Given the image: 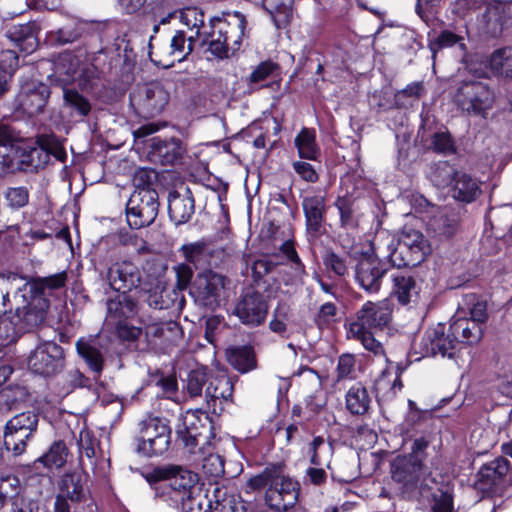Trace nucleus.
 <instances>
[{"label": "nucleus", "instance_id": "f257e3e1", "mask_svg": "<svg viewBox=\"0 0 512 512\" xmlns=\"http://www.w3.org/2000/svg\"><path fill=\"white\" fill-rule=\"evenodd\" d=\"M143 478L154 492V499L171 507H181L182 512H201V503L193 497L198 474L185 466L164 464L142 472Z\"/></svg>", "mask_w": 512, "mask_h": 512}, {"label": "nucleus", "instance_id": "f03ea898", "mask_svg": "<svg viewBox=\"0 0 512 512\" xmlns=\"http://www.w3.org/2000/svg\"><path fill=\"white\" fill-rule=\"evenodd\" d=\"M67 273L60 272L47 277L31 278L17 286L13 294L15 305V323L22 329H32L44 322L50 302L45 291L56 290L65 286Z\"/></svg>", "mask_w": 512, "mask_h": 512}, {"label": "nucleus", "instance_id": "7ed1b4c3", "mask_svg": "<svg viewBox=\"0 0 512 512\" xmlns=\"http://www.w3.org/2000/svg\"><path fill=\"white\" fill-rule=\"evenodd\" d=\"M171 433L166 419L146 417L139 423V434L135 438L136 453L148 458L164 455L171 445Z\"/></svg>", "mask_w": 512, "mask_h": 512}, {"label": "nucleus", "instance_id": "20e7f679", "mask_svg": "<svg viewBox=\"0 0 512 512\" xmlns=\"http://www.w3.org/2000/svg\"><path fill=\"white\" fill-rule=\"evenodd\" d=\"M228 279L212 270L197 274L190 288V295L195 304L210 311L219 308L225 298Z\"/></svg>", "mask_w": 512, "mask_h": 512}, {"label": "nucleus", "instance_id": "39448f33", "mask_svg": "<svg viewBox=\"0 0 512 512\" xmlns=\"http://www.w3.org/2000/svg\"><path fill=\"white\" fill-rule=\"evenodd\" d=\"M159 206V196L155 189L134 190L126 204V218L130 228L141 229L154 223Z\"/></svg>", "mask_w": 512, "mask_h": 512}, {"label": "nucleus", "instance_id": "423d86ee", "mask_svg": "<svg viewBox=\"0 0 512 512\" xmlns=\"http://www.w3.org/2000/svg\"><path fill=\"white\" fill-rule=\"evenodd\" d=\"M169 99V92L159 82L139 85L129 95L134 112L145 119L161 114L169 103Z\"/></svg>", "mask_w": 512, "mask_h": 512}, {"label": "nucleus", "instance_id": "0eeeda50", "mask_svg": "<svg viewBox=\"0 0 512 512\" xmlns=\"http://www.w3.org/2000/svg\"><path fill=\"white\" fill-rule=\"evenodd\" d=\"M39 414L35 411H25L13 416L7 421L4 429V445L15 456L26 451L27 442L37 431Z\"/></svg>", "mask_w": 512, "mask_h": 512}, {"label": "nucleus", "instance_id": "6e6552de", "mask_svg": "<svg viewBox=\"0 0 512 512\" xmlns=\"http://www.w3.org/2000/svg\"><path fill=\"white\" fill-rule=\"evenodd\" d=\"M495 94L488 84L481 81H465L454 96L456 105L468 114L482 115L494 104Z\"/></svg>", "mask_w": 512, "mask_h": 512}, {"label": "nucleus", "instance_id": "1a4fd4ad", "mask_svg": "<svg viewBox=\"0 0 512 512\" xmlns=\"http://www.w3.org/2000/svg\"><path fill=\"white\" fill-rule=\"evenodd\" d=\"M65 366V351L53 341L39 344L28 357L29 369L44 377H53Z\"/></svg>", "mask_w": 512, "mask_h": 512}, {"label": "nucleus", "instance_id": "9d476101", "mask_svg": "<svg viewBox=\"0 0 512 512\" xmlns=\"http://www.w3.org/2000/svg\"><path fill=\"white\" fill-rule=\"evenodd\" d=\"M285 468V464L280 462L277 477L265 493L266 503L278 511L292 508L299 495V483L285 473Z\"/></svg>", "mask_w": 512, "mask_h": 512}, {"label": "nucleus", "instance_id": "9b49d317", "mask_svg": "<svg viewBox=\"0 0 512 512\" xmlns=\"http://www.w3.org/2000/svg\"><path fill=\"white\" fill-rule=\"evenodd\" d=\"M477 486L480 490L502 494L512 485V468L510 462L498 457L484 464L477 474Z\"/></svg>", "mask_w": 512, "mask_h": 512}, {"label": "nucleus", "instance_id": "f8f14e48", "mask_svg": "<svg viewBox=\"0 0 512 512\" xmlns=\"http://www.w3.org/2000/svg\"><path fill=\"white\" fill-rule=\"evenodd\" d=\"M21 136L10 124L0 122V178L21 171Z\"/></svg>", "mask_w": 512, "mask_h": 512}, {"label": "nucleus", "instance_id": "ddd939ff", "mask_svg": "<svg viewBox=\"0 0 512 512\" xmlns=\"http://www.w3.org/2000/svg\"><path fill=\"white\" fill-rule=\"evenodd\" d=\"M391 319V309L384 302L367 301L356 312L350 323V334H361L362 330L383 329Z\"/></svg>", "mask_w": 512, "mask_h": 512}, {"label": "nucleus", "instance_id": "4468645a", "mask_svg": "<svg viewBox=\"0 0 512 512\" xmlns=\"http://www.w3.org/2000/svg\"><path fill=\"white\" fill-rule=\"evenodd\" d=\"M234 314L244 325L251 327L261 325L268 314L265 295L255 290L246 291L238 300Z\"/></svg>", "mask_w": 512, "mask_h": 512}, {"label": "nucleus", "instance_id": "2eb2a0df", "mask_svg": "<svg viewBox=\"0 0 512 512\" xmlns=\"http://www.w3.org/2000/svg\"><path fill=\"white\" fill-rule=\"evenodd\" d=\"M106 279L114 291L130 293L132 290L140 287L142 272L132 261H117L107 268Z\"/></svg>", "mask_w": 512, "mask_h": 512}, {"label": "nucleus", "instance_id": "dca6fc26", "mask_svg": "<svg viewBox=\"0 0 512 512\" xmlns=\"http://www.w3.org/2000/svg\"><path fill=\"white\" fill-rule=\"evenodd\" d=\"M387 272L385 263L373 255H364L355 265V281L367 293H377Z\"/></svg>", "mask_w": 512, "mask_h": 512}, {"label": "nucleus", "instance_id": "f3484780", "mask_svg": "<svg viewBox=\"0 0 512 512\" xmlns=\"http://www.w3.org/2000/svg\"><path fill=\"white\" fill-rule=\"evenodd\" d=\"M450 326L442 323L437 324L436 327L428 329L422 338L423 355L424 356H437L452 358L458 347L456 339H453Z\"/></svg>", "mask_w": 512, "mask_h": 512}, {"label": "nucleus", "instance_id": "a211bd4d", "mask_svg": "<svg viewBox=\"0 0 512 512\" xmlns=\"http://www.w3.org/2000/svg\"><path fill=\"white\" fill-rule=\"evenodd\" d=\"M233 391V379L228 374L220 372L210 375L204 394L207 410L221 414L224 403L232 399Z\"/></svg>", "mask_w": 512, "mask_h": 512}, {"label": "nucleus", "instance_id": "6ab92c4d", "mask_svg": "<svg viewBox=\"0 0 512 512\" xmlns=\"http://www.w3.org/2000/svg\"><path fill=\"white\" fill-rule=\"evenodd\" d=\"M212 27L219 29L220 26L224 28L227 33H222L223 41L227 42L230 50L235 54L242 44L245 28L247 25L246 17L242 13L223 12L221 16H214L210 18Z\"/></svg>", "mask_w": 512, "mask_h": 512}, {"label": "nucleus", "instance_id": "aec40b11", "mask_svg": "<svg viewBox=\"0 0 512 512\" xmlns=\"http://www.w3.org/2000/svg\"><path fill=\"white\" fill-rule=\"evenodd\" d=\"M195 214V197L188 186L168 195V215L176 227L188 223Z\"/></svg>", "mask_w": 512, "mask_h": 512}, {"label": "nucleus", "instance_id": "412c9836", "mask_svg": "<svg viewBox=\"0 0 512 512\" xmlns=\"http://www.w3.org/2000/svg\"><path fill=\"white\" fill-rule=\"evenodd\" d=\"M308 236L318 238L325 232L326 200L322 195L306 196L302 200Z\"/></svg>", "mask_w": 512, "mask_h": 512}, {"label": "nucleus", "instance_id": "4be33fe9", "mask_svg": "<svg viewBox=\"0 0 512 512\" xmlns=\"http://www.w3.org/2000/svg\"><path fill=\"white\" fill-rule=\"evenodd\" d=\"M425 474L422 459L415 455L397 457L392 463V477L407 488H415Z\"/></svg>", "mask_w": 512, "mask_h": 512}, {"label": "nucleus", "instance_id": "5701e85b", "mask_svg": "<svg viewBox=\"0 0 512 512\" xmlns=\"http://www.w3.org/2000/svg\"><path fill=\"white\" fill-rule=\"evenodd\" d=\"M187 149L178 138H153L149 152L150 159L161 165H176L182 162Z\"/></svg>", "mask_w": 512, "mask_h": 512}, {"label": "nucleus", "instance_id": "b1692460", "mask_svg": "<svg viewBox=\"0 0 512 512\" xmlns=\"http://www.w3.org/2000/svg\"><path fill=\"white\" fill-rule=\"evenodd\" d=\"M51 95L50 87L42 82L27 85L19 94L18 106L28 116L43 113Z\"/></svg>", "mask_w": 512, "mask_h": 512}, {"label": "nucleus", "instance_id": "393cba45", "mask_svg": "<svg viewBox=\"0 0 512 512\" xmlns=\"http://www.w3.org/2000/svg\"><path fill=\"white\" fill-rule=\"evenodd\" d=\"M89 475L81 470L65 473L59 482V491L65 494L72 503H81L89 495Z\"/></svg>", "mask_w": 512, "mask_h": 512}, {"label": "nucleus", "instance_id": "a878e982", "mask_svg": "<svg viewBox=\"0 0 512 512\" xmlns=\"http://www.w3.org/2000/svg\"><path fill=\"white\" fill-rule=\"evenodd\" d=\"M106 318L115 324H122L138 313V301L129 293H118L106 301Z\"/></svg>", "mask_w": 512, "mask_h": 512}, {"label": "nucleus", "instance_id": "bb28decb", "mask_svg": "<svg viewBox=\"0 0 512 512\" xmlns=\"http://www.w3.org/2000/svg\"><path fill=\"white\" fill-rule=\"evenodd\" d=\"M38 146L31 147L23 142L21 138V171L22 172H37L43 169L50 161L51 152L45 145L43 137L37 140Z\"/></svg>", "mask_w": 512, "mask_h": 512}, {"label": "nucleus", "instance_id": "cd10ccee", "mask_svg": "<svg viewBox=\"0 0 512 512\" xmlns=\"http://www.w3.org/2000/svg\"><path fill=\"white\" fill-rule=\"evenodd\" d=\"M38 32L39 27L35 22H27L10 26L6 31V36L15 43L21 52L30 54L37 48Z\"/></svg>", "mask_w": 512, "mask_h": 512}, {"label": "nucleus", "instance_id": "c85d7f7f", "mask_svg": "<svg viewBox=\"0 0 512 512\" xmlns=\"http://www.w3.org/2000/svg\"><path fill=\"white\" fill-rule=\"evenodd\" d=\"M145 335L153 345L168 346L181 338L182 329L177 322L170 320L147 325Z\"/></svg>", "mask_w": 512, "mask_h": 512}, {"label": "nucleus", "instance_id": "c756f323", "mask_svg": "<svg viewBox=\"0 0 512 512\" xmlns=\"http://www.w3.org/2000/svg\"><path fill=\"white\" fill-rule=\"evenodd\" d=\"M75 347L78 356L85 362L93 374V378L98 380L105 367V358L101 349L91 341L83 338L77 340Z\"/></svg>", "mask_w": 512, "mask_h": 512}, {"label": "nucleus", "instance_id": "7c9ffc66", "mask_svg": "<svg viewBox=\"0 0 512 512\" xmlns=\"http://www.w3.org/2000/svg\"><path fill=\"white\" fill-rule=\"evenodd\" d=\"M450 331L457 344H477L483 337V326L478 322L472 321L466 317H459L451 322Z\"/></svg>", "mask_w": 512, "mask_h": 512}, {"label": "nucleus", "instance_id": "2f4dec72", "mask_svg": "<svg viewBox=\"0 0 512 512\" xmlns=\"http://www.w3.org/2000/svg\"><path fill=\"white\" fill-rule=\"evenodd\" d=\"M227 362L238 372L245 374L257 368V358L251 345L233 346L226 350Z\"/></svg>", "mask_w": 512, "mask_h": 512}, {"label": "nucleus", "instance_id": "473e14b6", "mask_svg": "<svg viewBox=\"0 0 512 512\" xmlns=\"http://www.w3.org/2000/svg\"><path fill=\"white\" fill-rule=\"evenodd\" d=\"M224 28L226 27L220 26L219 29H216L215 27H212V23L209 22L208 29L203 31V34L199 39L201 41V46H207V51L221 60L234 55L227 42L222 39V33H227Z\"/></svg>", "mask_w": 512, "mask_h": 512}, {"label": "nucleus", "instance_id": "72a5a7b5", "mask_svg": "<svg viewBox=\"0 0 512 512\" xmlns=\"http://www.w3.org/2000/svg\"><path fill=\"white\" fill-rule=\"evenodd\" d=\"M371 397L367 388L361 383L352 385L345 395V407L354 416H364L369 413Z\"/></svg>", "mask_w": 512, "mask_h": 512}, {"label": "nucleus", "instance_id": "f704fd0d", "mask_svg": "<svg viewBox=\"0 0 512 512\" xmlns=\"http://www.w3.org/2000/svg\"><path fill=\"white\" fill-rule=\"evenodd\" d=\"M452 189L453 198L463 203H471L481 195L479 182L466 173H458Z\"/></svg>", "mask_w": 512, "mask_h": 512}, {"label": "nucleus", "instance_id": "c9c22d12", "mask_svg": "<svg viewBox=\"0 0 512 512\" xmlns=\"http://www.w3.org/2000/svg\"><path fill=\"white\" fill-rule=\"evenodd\" d=\"M179 293L176 289L166 286L162 282H157L147 291V304L154 309H169L174 306L178 300Z\"/></svg>", "mask_w": 512, "mask_h": 512}, {"label": "nucleus", "instance_id": "e433bc0d", "mask_svg": "<svg viewBox=\"0 0 512 512\" xmlns=\"http://www.w3.org/2000/svg\"><path fill=\"white\" fill-rule=\"evenodd\" d=\"M208 506L213 512H245V505L238 497L227 494L225 488L216 487L208 499Z\"/></svg>", "mask_w": 512, "mask_h": 512}, {"label": "nucleus", "instance_id": "4c0bfd02", "mask_svg": "<svg viewBox=\"0 0 512 512\" xmlns=\"http://www.w3.org/2000/svg\"><path fill=\"white\" fill-rule=\"evenodd\" d=\"M182 428L203 439L204 443H209L214 436L212 421L207 412L188 414Z\"/></svg>", "mask_w": 512, "mask_h": 512}, {"label": "nucleus", "instance_id": "58836bf2", "mask_svg": "<svg viewBox=\"0 0 512 512\" xmlns=\"http://www.w3.org/2000/svg\"><path fill=\"white\" fill-rule=\"evenodd\" d=\"M293 0H264L263 7L270 14L277 29L286 28L292 20Z\"/></svg>", "mask_w": 512, "mask_h": 512}, {"label": "nucleus", "instance_id": "ea45409f", "mask_svg": "<svg viewBox=\"0 0 512 512\" xmlns=\"http://www.w3.org/2000/svg\"><path fill=\"white\" fill-rule=\"evenodd\" d=\"M392 292L401 304L406 305L411 302L413 297L418 295L419 287L413 276L404 272H397L393 275Z\"/></svg>", "mask_w": 512, "mask_h": 512}, {"label": "nucleus", "instance_id": "a19ab883", "mask_svg": "<svg viewBox=\"0 0 512 512\" xmlns=\"http://www.w3.org/2000/svg\"><path fill=\"white\" fill-rule=\"evenodd\" d=\"M69 454L68 447L63 440L54 441L46 453L37 458L34 462L42 464L47 469H60L66 462Z\"/></svg>", "mask_w": 512, "mask_h": 512}, {"label": "nucleus", "instance_id": "79ce46f5", "mask_svg": "<svg viewBox=\"0 0 512 512\" xmlns=\"http://www.w3.org/2000/svg\"><path fill=\"white\" fill-rule=\"evenodd\" d=\"M459 308L464 314L470 315L469 319L481 326L488 320L487 301L474 293L464 295Z\"/></svg>", "mask_w": 512, "mask_h": 512}, {"label": "nucleus", "instance_id": "37998d69", "mask_svg": "<svg viewBox=\"0 0 512 512\" xmlns=\"http://www.w3.org/2000/svg\"><path fill=\"white\" fill-rule=\"evenodd\" d=\"M64 106L71 111L72 116L86 118L92 110V104L88 98L83 96L74 88L63 89Z\"/></svg>", "mask_w": 512, "mask_h": 512}, {"label": "nucleus", "instance_id": "c03bdc74", "mask_svg": "<svg viewBox=\"0 0 512 512\" xmlns=\"http://www.w3.org/2000/svg\"><path fill=\"white\" fill-rule=\"evenodd\" d=\"M198 40L191 34L187 35L185 30L176 29L170 40V55L176 57L179 62L187 59Z\"/></svg>", "mask_w": 512, "mask_h": 512}, {"label": "nucleus", "instance_id": "a18cd8bd", "mask_svg": "<svg viewBox=\"0 0 512 512\" xmlns=\"http://www.w3.org/2000/svg\"><path fill=\"white\" fill-rule=\"evenodd\" d=\"M489 66L495 76L512 80V48L495 50L490 56Z\"/></svg>", "mask_w": 512, "mask_h": 512}, {"label": "nucleus", "instance_id": "49530a36", "mask_svg": "<svg viewBox=\"0 0 512 512\" xmlns=\"http://www.w3.org/2000/svg\"><path fill=\"white\" fill-rule=\"evenodd\" d=\"M84 32V23L76 20H70L57 30L52 31L50 33V38L58 45H66L80 40Z\"/></svg>", "mask_w": 512, "mask_h": 512}, {"label": "nucleus", "instance_id": "de8ad7c7", "mask_svg": "<svg viewBox=\"0 0 512 512\" xmlns=\"http://www.w3.org/2000/svg\"><path fill=\"white\" fill-rule=\"evenodd\" d=\"M418 251H413L398 241L396 247L389 254V260L397 268L415 267L424 261L422 254Z\"/></svg>", "mask_w": 512, "mask_h": 512}, {"label": "nucleus", "instance_id": "09e8293b", "mask_svg": "<svg viewBox=\"0 0 512 512\" xmlns=\"http://www.w3.org/2000/svg\"><path fill=\"white\" fill-rule=\"evenodd\" d=\"M299 156L309 160H317L320 156V148L316 143L315 131L303 128L294 140Z\"/></svg>", "mask_w": 512, "mask_h": 512}, {"label": "nucleus", "instance_id": "8fccbe9b", "mask_svg": "<svg viewBox=\"0 0 512 512\" xmlns=\"http://www.w3.org/2000/svg\"><path fill=\"white\" fill-rule=\"evenodd\" d=\"M179 21L182 22L190 31V34L200 39L205 26L204 12L197 7H187L179 10Z\"/></svg>", "mask_w": 512, "mask_h": 512}, {"label": "nucleus", "instance_id": "3c124183", "mask_svg": "<svg viewBox=\"0 0 512 512\" xmlns=\"http://www.w3.org/2000/svg\"><path fill=\"white\" fill-rule=\"evenodd\" d=\"M459 172L448 161H438L431 165L429 178L437 188L448 187Z\"/></svg>", "mask_w": 512, "mask_h": 512}, {"label": "nucleus", "instance_id": "603ef678", "mask_svg": "<svg viewBox=\"0 0 512 512\" xmlns=\"http://www.w3.org/2000/svg\"><path fill=\"white\" fill-rule=\"evenodd\" d=\"M179 251L182 252L185 260L194 265L196 269L204 267L211 255L207 244L201 241L184 244Z\"/></svg>", "mask_w": 512, "mask_h": 512}, {"label": "nucleus", "instance_id": "864d4df0", "mask_svg": "<svg viewBox=\"0 0 512 512\" xmlns=\"http://www.w3.org/2000/svg\"><path fill=\"white\" fill-rule=\"evenodd\" d=\"M29 398L28 389L19 384L8 385L0 390V409L10 411Z\"/></svg>", "mask_w": 512, "mask_h": 512}, {"label": "nucleus", "instance_id": "5fc2aeb1", "mask_svg": "<svg viewBox=\"0 0 512 512\" xmlns=\"http://www.w3.org/2000/svg\"><path fill=\"white\" fill-rule=\"evenodd\" d=\"M402 244H405L408 248L413 251L419 250L422 254V259L425 260L426 256L430 253V245L424 235L412 227L405 226L399 235V239Z\"/></svg>", "mask_w": 512, "mask_h": 512}, {"label": "nucleus", "instance_id": "6e6d98bb", "mask_svg": "<svg viewBox=\"0 0 512 512\" xmlns=\"http://www.w3.org/2000/svg\"><path fill=\"white\" fill-rule=\"evenodd\" d=\"M92 381L79 368L68 369L61 377V390L70 394L76 389L91 388Z\"/></svg>", "mask_w": 512, "mask_h": 512}, {"label": "nucleus", "instance_id": "4d7b16f0", "mask_svg": "<svg viewBox=\"0 0 512 512\" xmlns=\"http://www.w3.org/2000/svg\"><path fill=\"white\" fill-rule=\"evenodd\" d=\"M280 250L289 261L290 268L293 272V282L303 284L304 278L307 276V271L294 247V243L292 241H286L281 245Z\"/></svg>", "mask_w": 512, "mask_h": 512}, {"label": "nucleus", "instance_id": "13d9d810", "mask_svg": "<svg viewBox=\"0 0 512 512\" xmlns=\"http://www.w3.org/2000/svg\"><path fill=\"white\" fill-rule=\"evenodd\" d=\"M335 206L340 214L341 227L353 229L358 226L357 207L354 200L345 197H339Z\"/></svg>", "mask_w": 512, "mask_h": 512}, {"label": "nucleus", "instance_id": "bf43d9fd", "mask_svg": "<svg viewBox=\"0 0 512 512\" xmlns=\"http://www.w3.org/2000/svg\"><path fill=\"white\" fill-rule=\"evenodd\" d=\"M25 280L24 276L16 273L0 274V309H5L7 302H10V294L17 291V286Z\"/></svg>", "mask_w": 512, "mask_h": 512}, {"label": "nucleus", "instance_id": "052dcab7", "mask_svg": "<svg viewBox=\"0 0 512 512\" xmlns=\"http://www.w3.org/2000/svg\"><path fill=\"white\" fill-rule=\"evenodd\" d=\"M432 497V512H454L453 488L449 483L441 485Z\"/></svg>", "mask_w": 512, "mask_h": 512}, {"label": "nucleus", "instance_id": "680f3d73", "mask_svg": "<svg viewBox=\"0 0 512 512\" xmlns=\"http://www.w3.org/2000/svg\"><path fill=\"white\" fill-rule=\"evenodd\" d=\"M4 199L8 208L17 211L28 205L30 191L26 186L7 187L4 191Z\"/></svg>", "mask_w": 512, "mask_h": 512}, {"label": "nucleus", "instance_id": "e2e57ef3", "mask_svg": "<svg viewBox=\"0 0 512 512\" xmlns=\"http://www.w3.org/2000/svg\"><path fill=\"white\" fill-rule=\"evenodd\" d=\"M424 91L421 83H411L406 88L399 90L394 95V105L397 108H408L417 101Z\"/></svg>", "mask_w": 512, "mask_h": 512}, {"label": "nucleus", "instance_id": "0e129e2a", "mask_svg": "<svg viewBox=\"0 0 512 512\" xmlns=\"http://www.w3.org/2000/svg\"><path fill=\"white\" fill-rule=\"evenodd\" d=\"M429 148L443 155L455 154L457 151L455 141L447 130L435 132L431 137Z\"/></svg>", "mask_w": 512, "mask_h": 512}, {"label": "nucleus", "instance_id": "69168bd1", "mask_svg": "<svg viewBox=\"0 0 512 512\" xmlns=\"http://www.w3.org/2000/svg\"><path fill=\"white\" fill-rule=\"evenodd\" d=\"M279 463H270L264 470L247 481V487L251 491L260 490L266 486L270 487L277 477Z\"/></svg>", "mask_w": 512, "mask_h": 512}, {"label": "nucleus", "instance_id": "338daca9", "mask_svg": "<svg viewBox=\"0 0 512 512\" xmlns=\"http://www.w3.org/2000/svg\"><path fill=\"white\" fill-rule=\"evenodd\" d=\"M323 264L326 269L338 277H345L349 274V264L346 256H340L329 249L323 256Z\"/></svg>", "mask_w": 512, "mask_h": 512}, {"label": "nucleus", "instance_id": "774afa93", "mask_svg": "<svg viewBox=\"0 0 512 512\" xmlns=\"http://www.w3.org/2000/svg\"><path fill=\"white\" fill-rule=\"evenodd\" d=\"M458 44L462 50H465V43L463 42V37L448 31L444 30L439 33V35L429 43V47L433 54L437 53L439 50L447 47H452Z\"/></svg>", "mask_w": 512, "mask_h": 512}]
</instances>
